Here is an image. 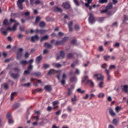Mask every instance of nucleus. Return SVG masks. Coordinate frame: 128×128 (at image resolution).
Wrapping results in <instances>:
<instances>
[{
  "label": "nucleus",
  "mask_w": 128,
  "mask_h": 128,
  "mask_svg": "<svg viewBox=\"0 0 128 128\" xmlns=\"http://www.w3.org/2000/svg\"><path fill=\"white\" fill-rule=\"evenodd\" d=\"M18 24H20L16 22L14 24L12 28L8 27L6 29V30H4V28H2L0 30V32L4 36H6V34H8V32H15V30H16V28H18Z\"/></svg>",
  "instance_id": "obj_1"
},
{
  "label": "nucleus",
  "mask_w": 128,
  "mask_h": 128,
  "mask_svg": "<svg viewBox=\"0 0 128 128\" xmlns=\"http://www.w3.org/2000/svg\"><path fill=\"white\" fill-rule=\"evenodd\" d=\"M6 118L8 120V122L10 124H14V122L12 120V114L10 113L7 114Z\"/></svg>",
  "instance_id": "obj_2"
},
{
  "label": "nucleus",
  "mask_w": 128,
  "mask_h": 128,
  "mask_svg": "<svg viewBox=\"0 0 128 128\" xmlns=\"http://www.w3.org/2000/svg\"><path fill=\"white\" fill-rule=\"evenodd\" d=\"M94 78H96L98 80H102L104 77L102 76L101 74H95L93 76Z\"/></svg>",
  "instance_id": "obj_3"
},
{
  "label": "nucleus",
  "mask_w": 128,
  "mask_h": 128,
  "mask_svg": "<svg viewBox=\"0 0 128 128\" xmlns=\"http://www.w3.org/2000/svg\"><path fill=\"white\" fill-rule=\"evenodd\" d=\"M22 2H24V0H18L17 5L20 10H22Z\"/></svg>",
  "instance_id": "obj_4"
},
{
  "label": "nucleus",
  "mask_w": 128,
  "mask_h": 128,
  "mask_svg": "<svg viewBox=\"0 0 128 128\" xmlns=\"http://www.w3.org/2000/svg\"><path fill=\"white\" fill-rule=\"evenodd\" d=\"M24 49L22 48H19L18 52H17V58L18 60H20V58H22V52Z\"/></svg>",
  "instance_id": "obj_5"
},
{
  "label": "nucleus",
  "mask_w": 128,
  "mask_h": 128,
  "mask_svg": "<svg viewBox=\"0 0 128 128\" xmlns=\"http://www.w3.org/2000/svg\"><path fill=\"white\" fill-rule=\"evenodd\" d=\"M38 40H40V37L38 35L32 36L31 38V40L32 42H36Z\"/></svg>",
  "instance_id": "obj_6"
},
{
  "label": "nucleus",
  "mask_w": 128,
  "mask_h": 128,
  "mask_svg": "<svg viewBox=\"0 0 128 128\" xmlns=\"http://www.w3.org/2000/svg\"><path fill=\"white\" fill-rule=\"evenodd\" d=\"M89 15L90 16L89 18V22L90 24H92L94 22V15L92 14H90Z\"/></svg>",
  "instance_id": "obj_7"
},
{
  "label": "nucleus",
  "mask_w": 128,
  "mask_h": 128,
  "mask_svg": "<svg viewBox=\"0 0 128 128\" xmlns=\"http://www.w3.org/2000/svg\"><path fill=\"white\" fill-rule=\"evenodd\" d=\"M86 84H89L91 88H94V82L90 80H88Z\"/></svg>",
  "instance_id": "obj_8"
},
{
  "label": "nucleus",
  "mask_w": 128,
  "mask_h": 128,
  "mask_svg": "<svg viewBox=\"0 0 128 128\" xmlns=\"http://www.w3.org/2000/svg\"><path fill=\"white\" fill-rule=\"evenodd\" d=\"M64 58V52L62 51L60 52V55L57 56L56 60H60V58Z\"/></svg>",
  "instance_id": "obj_9"
},
{
  "label": "nucleus",
  "mask_w": 128,
  "mask_h": 128,
  "mask_svg": "<svg viewBox=\"0 0 128 128\" xmlns=\"http://www.w3.org/2000/svg\"><path fill=\"white\" fill-rule=\"evenodd\" d=\"M42 60V56L41 55L38 56L36 59V62L37 64H40V62Z\"/></svg>",
  "instance_id": "obj_10"
},
{
  "label": "nucleus",
  "mask_w": 128,
  "mask_h": 128,
  "mask_svg": "<svg viewBox=\"0 0 128 128\" xmlns=\"http://www.w3.org/2000/svg\"><path fill=\"white\" fill-rule=\"evenodd\" d=\"M56 72H60V71H56V70L51 69L48 72V76H50V74H56Z\"/></svg>",
  "instance_id": "obj_11"
},
{
  "label": "nucleus",
  "mask_w": 128,
  "mask_h": 128,
  "mask_svg": "<svg viewBox=\"0 0 128 128\" xmlns=\"http://www.w3.org/2000/svg\"><path fill=\"white\" fill-rule=\"evenodd\" d=\"M46 92H51L52 91V86L50 85L46 86L44 88Z\"/></svg>",
  "instance_id": "obj_12"
},
{
  "label": "nucleus",
  "mask_w": 128,
  "mask_h": 128,
  "mask_svg": "<svg viewBox=\"0 0 128 128\" xmlns=\"http://www.w3.org/2000/svg\"><path fill=\"white\" fill-rule=\"evenodd\" d=\"M63 7L66 10H68L70 8V5L68 2L63 3Z\"/></svg>",
  "instance_id": "obj_13"
},
{
  "label": "nucleus",
  "mask_w": 128,
  "mask_h": 128,
  "mask_svg": "<svg viewBox=\"0 0 128 128\" xmlns=\"http://www.w3.org/2000/svg\"><path fill=\"white\" fill-rule=\"evenodd\" d=\"M105 72L107 74V76H108V78H107V80H110V78H111V76H110V70H105Z\"/></svg>",
  "instance_id": "obj_14"
},
{
  "label": "nucleus",
  "mask_w": 128,
  "mask_h": 128,
  "mask_svg": "<svg viewBox=\"0 0 128 128\" xmlns=\"http://www.w3.org/2000/svg\"><path fill=\"white\" fill-rule=\"evenodd\" d=\"M48 38H50V36L46 35L42 37V38L40 39V42H44V40H48Z\"/></svg>",
  "instance_id": "obj_15"
},
{
  "label": "nucleus",
  "mask_w": 128,
  "mask_h": 128,
  "mask_svg": "<svg viewBox=\"0 0 128 128\" xmlns=\"http://www.w3.org/2000/svg\"><path fill=\"white\" fill-rule=\"evenodd\" d=\"M109 113L112 116H116V112L112 108H109Z\"/></svg>",
  "instance_id": "obj_16"
},
{
  "label": "nucleus",
  "mask_w": 128,
  "mask_h": 128,
  "mask_svg": "<svg viewBox=\"0 0 128 128\" xmlns=\"http://www.w3.org/2000/svg\"><path fill=\"white\" fill-rule=\"evenodd\" d=\"M122 90L125 92H128V85L123 86V88H122Z\"/></svg>",
  "instance_id": "obj_17"
},
{
  "label": "nucleus",
  "mask_w": 128,
  "mask_h": 128,
  "mask_svg": "<svg viewBox=\"0 0 128 128\" xmlns=\"http://www.w3.org/2000/svg\"><path fill=\"white\" fill-rule=\"evenodd\" d=\"M60 44H64V41L61 40H57L55 43V46H58Z\"/></svg>",
  "instance_id": "obj_18"
},
{
  "label": "nucleus",
  "mask_w": 128,
  "mask_h": 128,
  "mask_svg": "<svg viewBox=\"0 0 128 128\" xmlns=\"http://www.w3.org/2000/svg\"><path fill=\"white\" fill-rule=\"evenodd\" d=\"M112 3L109 4L108 6L106 8V10L108 12L110 10H112Z\"/></svg>",
  "instance_id": "obj_19"
},
{
  "label": "nucleus",
  "mask_w": 128,
  "mask_h": 128,
  "mask_svg": "<svg viewBox=\"0 0 128 128\" xmlns=\"http://www.w3.org/2000/svg\"><path fill=\"white\" fill-rule=\"evenodd\" d=\"M73 24L74 23L72 22H71L68 24V27H69V30L70 32H72V26Z\"/></svg>",
  "instance_id": "obj_20"
},
{
  "label": "nucleus",
  "mask_w": 128,
  "mask_h": 128,
  "mask_svg": "<svg viewBox=\"0 0 128 128\" xmlns=\"http://www.w3.org/2000/svg\"><path fill=\"white\" fill-rule=\"evenodd\" d=\"M44 90H42V88H37V89H36L34 90V92H35V94H36V92H43Z\"/></svg>",
  "instance_id": "obj_21"
},
{
  "label": "nucleus",
  "mask_w": 128,
  "mask_h": 128,
  "mask_svg": "<svg viewBox=\"0 0 128 128\" xmlns=\"http://www.w3.org/2000/svg\"><path fill=\"white\" fill-rule=\"evenodd\" d=\"M11 76L12 78H20V74H12Z\"/></svg>",
  "instance_id": "obj_22"
},
{
  "label": "nucleus",
  "mask_w": 128,
  "mask_h": 128,
  "mask_svg": "<svg viewBox=\"0 0 128 128\" xmlns=\"http://www.w3.org/2000/svg\"><path fill=\"white\" fill-rule=\"evenodd\" d=\"M54 12H62V10L58 7H54Z\"/></svg>",
  "instance_id": "obj_23"
},
{
  "label": "nucleus",
  "mask_w": 128,
  "mask_h": 128,
  "mask_svg": "<svg viewBox=\"0 0 128 128\" xmlns=\"http://www.w3.org/2000/svg\"><path fill=\"white\" fill-rule=\"evenodd\" d=\"M115 110L116 112L118 113L120 112V110H122V108L118 106H116L115 108Z\"/></svg>",
  "instance_id": "obj_24"
},
{
  "label": "nucleus",
  "mask_w": 128,
  "mask_h": 128,
  "mask_svg": "<svg viewBox=\"0 0 128 128\" xmlns=\"http://www.w3.org/2000/svg\"><path fill=\"white\" fill-rule=\"evenodd\" d=\"M87 0V3H86L84 4L85 6H88L92 2V0Z\"/></svg>",
  "instance_id": "obj_25"
},
{
  "label": "nucleus",
  "mask_w": 128,
  "mask_h": 128,
  "mask_svg": "<svg viewBox=\"0 0 128 128\" xmlns=\"http://www.w3.org/2000/svg\"><path fill=\"white\" fill-rule=\"evenodd\" d=\"M44 46H45V48H52V44L48 42H46L44 44Z\"/></svg>",
  "instance_id": "obj_26"
},
{
  "label": "nucleus",
  "mask_w": 128,
  "mask_h": 128,
  "mask_svg": "<svg viewBox=\"0 0 128 128\" xmlns=\"http://www.w3.org/2000/svg\"><path fill=\"white\" fill-rule=\"evenodd\" d=\"M53 66H55V68H62V64L58 63H54Z\"/></svg>",
  "instance_id": "obj_27"
},
{
  "label": "nucleus",
  "mask_w": 128,
  "mask_h": 128,
  "mask_svg": "<svg viewBox=\"0 0 128 128\" xmlns=\"http://www.w3.org/2000/svg\"><path fill=\"white\" fill-rule=\"evenodd\" d=\"M20 64H22V66H26V64H28V62L26 60H22L20 62Z\"/></svg>",
  "instance_id": "obj_28"
},
{
  "label": "nucleus",
  "mask_w": 128,
  "mask_h": 128,
  "mask_svg": "<svg viewBox=\"0 0 128 128\" xmlns=\"http://www.w3.org/2000/svg\"><path fill=\"white\" fill-rule=\"evenodd\" d=\"M99 4H108V0H99Z\"/></svg>",
  "instance_id": "obj_29"
},
{
  "label": "nucleus",
  "mask_w": 128,
  "mask_h": 128,
  "mask_svg": "<svg viewBox=\"0 0 128 128\" xmlns=\"http://www.w3.org/2000/svg\"><path fill=\"white\" fill-rule=\"evenodd\" d=\"M20 104H14L13 105V108L14 110H16L18 108H20Z\"/></svg>",
  "instance_id": "obj_30"
},
{
  "label": "nucleus",
  "mask_w": 128,
  "mask_h": 128,
  "mask_svg": "<svg viewBox=\"0 0 128 128\" xmlns=\"http://www.w3.org/2000/svg\"><path fill=\"white\" fill-rule=\"evenodd\" d=\"M40 28H44V26H46V23L42 21L40 22Z\"/></svg>",
  "instance_id": "obj_31"
},
{
  "label": "nucleus",
  "mask_w": 128,
  "mask_h": 128,
  "mask_svg": "<svg viewBox=\"0 0 128 128\" xmlns=\"http://www.w3.org/2000/svg\"><path fill=\"white\" fill-rule=\"evenodd\" d=\"M98 86L100 88H104V82H100Z\"/></svg>",
  "instance_id": "obj_32"
},
{
  "label": "nucleus",
  "mask_w": 128,
  "mask_h": 128,
  "mask_svg": "<svg viewBox=\"0 0 128 128\" xmlns=\"http://www.w3.org/2000/svg\"><path fill=\"white\" fill-rule=\"evenodd\" d=\"M72 104H74L76 102V96H74V98H72Z\"/></svg>",
  "instance_id": "obj_33"
},
{
  "label": "nucleus",
  "mask_w": 128,
  "mask_h": 128,
  "mask_svg": "<svg viewBox=\"0 0 128 128\" xmlns=\"http://www.w3.org/2000/svg\"><path fill=\"white\" fill-rule=\"evenodd\" d=\"M70 82H76V76L72 77L70 78Z\"/></svg>",
  "instance_id": "obj_34"
},
{
  "label": "nucleus",
  "mask_w": 128,
  "mask_h": 128,
  "mask_svg": "<svg viewBox=\"0 0 128 128\" xmlns=\"http://www.w3.org/2000/svg\"><path fill=\"white\" fill-rule=\"evenodd\" d=\"M104 93H100L98 94V98H104Z\"/></svg>",
  "instance_id": "obj_35"
},
{
  "label": "nucleus",
  "mask_w": 128,
  "mask_h": 128,
  "mask_svg": "<svg viewBox=\"0 0 128 128\" xmlns=\"http://www.w3.org/2000/svg\"><path fill=\"white\" fill-rule=\"evenodd\" d=\"M104 60L106 61H108L110 60V56H104Z\"/></svg>",
  "instance_id": "obj_36"
},
{
  "label": "nucleus",
  "mask_w": 128,
  "mask_h": 128,
  "mask_svg": "<svg viewBox=\"0 0 128 128\" xmlns=\"http://www.w3.org/2000/svg\"><path fill=\"white\" fill-rule=\"evenodd\" d=\"M102 68H104L105 70H106L108 68V65L106 64H103L102 65Z\"/></svg>",
  "instance_id": "obj_37"
},
{
  "label": "nucleus",
  "mask_w": 128,
  "mask_h": 128,
  "mask_svg": "<svg viewBox=\"0 0 128 128\" xmlns=\"http://www.w3.org/2000/svg\"><path fill=\"white\" fill-rule=\"evenodd\" d=\"M77 92H80L81 94H84V92H86V90H82V89L80 88H78L77 90Z\"/></svg>",
  "instance_id": "obj_38"
},
{
  "label": "nucleus",
  "mask_w": 128,
  "mask_h": 128,
  "mask_svg": "<svg viewBox=\"0 0 128 128\" xmlns=\"http://www.w3.org/2000/svg\"><path fill=\"white\" fill-rule=\"evenodd\" d=\"M68 40V37H64L62 40V42H63V44H64Z\"/></svg>",
  "instance_id": "obj_39"
},
{
  "label": "nucleus",
  "mask_w": 128,
  "mask_h": 128,
  "mask_svg": "<svg viewBox=\"0 0 128 128\" xmlns=\"http://www.w3.org/2000/svg\"><path fill=\"white\" fill-rule=\"evenodd\" d=\"M118 120L116 119L113 120V124H118Z\"/></svg>",
  "instance_id": "obj_40"
},
{
  "label": "nucleus",
  "mask_w": 128,
  "mask_h": 128,
  "mask_svg": "<svg viewBox=\"0 0 128 128\" xmlns=\"http://www.w3.org/2000/svg\"><path fill=\"white\" fill-rule=\"evenodd\" d=\"M16 92L12 93V94H11V100H14V96H16Z\"/></svg>",
  "instance_id": "obj_41"
},
{
  "label": "nucleus",
  "mask_w": 128,
  "mask_h": 128,
  "mask_svg": "<svg viewBox=\"0 0 128 128\" xmlns=\"http://www.w3.org/2000/svg\"><path fill=\"white\" fill-rule=\"evenodd\" d=\"M34 76H40L41 74L39 72H36L34 73Z\"/></svg>",
  "instance_id": "obj_42"
},
{
  "label": "nucleus",
  "mask_w": 128,
  "mask_h": 128,
  "mask_svg": "<svg viewBox=\"0 0 128 128\" xmlns=\"http://www.w3.org/2000/svg\"><path fill=\"white\" fill-rule=\"evenodd\" d=\"M32 68H34V66L30 65L28 68V70H29L30 72V70H32Z\"/></svg>",
  "instance_id": "obj_43"
},
{
  "label": "nucleus",
  "mask_w": 128,
  "mask_h": 128,
  "mask_svg": "<svg viewBox=\"0 0 128 128\" xmlns=\"http://www.w3.org/2000/svg\"><path fill=\"white\" fill-rule=\"evenodd\" d=\"M74 2L75 4H76V6H80V4L78 3V0H74Z\"/></svg>",
  "instance_id": "obj_44"
},
{
  "label": "nucleus",
  "mask_w": 128,
  "mask_h": 128,
  "mask_svg": "<svg viewBox=\"0 0 128 128\" xmlns=\"http://www.w3.org/2000/svg\"><path fill=\"white\" fill-rule=\"evenodd\" d=\"M46 30H40V34H46Z\"/></svg>",
  "instance_id": "obj_45"
},
{
  "label": "nucleus",
  "mask_w": 128,
  "mask_h": 128,
  "mask_svg": "<svg viewBox=\"0 0 128 128\" xmlns=\"http://www.w3.org/2000/svg\"><path fill=\"white\" fill-rule=\"evenodd\" d=\"M74 74H80V70H78V69L76 68Z\"/></svg>",
  "instance_id": "obj_46"
},
{
  "label": "nucleus",
  "mask_w": 128,
  "mask_h": 128,
  "mask_svg": "<svg viewBox=\"0 0 128 128\" xmlns=\"http://www.w3.org/2000/svg\"><path fill=\"white\" fill-rule=\"evenodd\" d=\"M23 86H30V83H26L22 84Z\"/></svg>",
  "instance_id": "obj_47"
},
{
  "label": "nucleus",
  "mask_w": 128,
  "mask_h": 128,
  "mask_svg": "<svg viewBox=\"0 0 128 128\" xmlns=\"http://www.w3.org/2000/svg\"><path fill=\"white\" fill-rule=\"evenodd\" d=\"M40 16H37L36 18V22H40Z\"/></svg>",
  "instance_id": "obj_48"
},
{
  "label": "nucleus",
  "mask_w": 128,
  "mask_h": 128,
  "mask_svg": "<svg viewBox=\"0 0 128 128\" xmlns=\"http://www.w3.org/2000/svg\"><path fill=\"white\" fill-rule=\"evenodd\" d=\"M30 74V71L29 70H26L24 72V74Z\"/></svg>",
  "instance_id": "obj_49"
},
{
  "label": "nucleus",
  "mask_w": 128,
  "mask_h": 128,
  "mask_svg": "<svg viewBox=\"0 0 128 128\" xmlns=\"http://www.w3.org/2000/svg\"><path fill=\"white\" fill-rule=\"evenodd\" d=\"M88 78V76H84V80H82V82H84Z\"/></svg>",
  "instance_id": "obj_50"
},
{
  "label": "nucleus",
  "mask_w": 128,
  "mask_h": 128,
  "mask_svg": "<svg viewBox=\"0 0 128 128\" xmlns=\"http://www.w3.org/2000/svg\"><path fill=\"white\" fill-rule=\"evenodd\" d=\"M116 68V66L114 65H111L109 67V70H114V68Z\"/></svg>",
  "instance_id": "obj_51"
},
{
  "label": "nucleus",
  "mask_w": 128,
  "mask_h": 128,
  "mask_svg": "<svg viewBox=\"0 0 128 128\" xmlns=\"http://www.w3.org/2000/svg\"><path fill=\"white\" fill-rule=\"evenodd\" d=\"M61 113H62V110H58V111H57V112H56V116H60V114Z\"/></svg>",
  "instance_id": "obj_52"
},
{
  "label": "nucleus",
  "mask_w": 128,
  "mask_h": 128,
  "mask_svg": "<svg viewBox=\"0 0 128 128\" xmlns=\"http://www.w3.org/2000/svg\"><path fill=\"white\" fill-rule=\"evenodd\" d=\"M53 106H58V102L54 101L52 102Z\"/></svg>",
  "instance_id": "obj_53"
},
{
  "label": "nucleus",
  "mask_w": 128,
  "mask_h": 128,
  "mask_svg": "<svg viewBox=\"0 0 128 128\" xmlns=\"http://www.w3.org/2000/svg\"><path fill=\"white\" fill-rule=\"evenodd\" d=\"M74 56V55L72 54H69L68 55V58H72Z\"/></svg>",
  "instance_id": "obj_54"
},
{
  "label": "nucleus",
  "mask_w": 128,
  "mask_h": 128,
  "mask_svg": "<svg viewBox=\"0 0 128 128\" xmlns=\"http://www.w3.org/2000/svg\"><path fill=\"white\" fill-rule=\"evenodd\" d=\"M74 28L75 30H80V26L78 24H76L74 26Z\"/></svg>",
  "instance_id": "obj_55"
},
{
  "label": "nucleus",
  "mask_w": 128,
  "mask_h": 128,
  "mask_svg": "<svg viewBox=\"0 0 128 128\" xmlns=\"http://www.w3.org/2000/svg\"><path fill=\"white\" fill-rule=\"evenodd\" d=\"M61 84L62 86H64V84H66V80L64 79H62L61 81H60Z\"/></svg>",
  "instance_id": "obj_56"
},
{
  "label": "nucleus",
  "mask_w": 128,
  "mask_h": 128,
  "mask_svg": "<svg viewBox=\"0 0 128 128\" xmlns=\"http://www.w3.org/2000/svg\"><path fill=\"white\" fill-rule=\"evenodd\" d=\"M62 118H68V114H63L62 116Z\"/></svg>",
  "instance_id": "obj_57"
},
{
  "label": "nucleus",
  "mask_w": 128,
  "mask_h": 128,
  "mask_svg": "<svg viewBox=\"0 0 128 128\" xmlns=\"http://www.w3.org/2000/svg\"><path fill=\"white\" fill-rule=\"evenodd\" d=\"M4 24H6L7 26H8V20L6 19L4 20Z\"/></svg>",
  "instance_id": "obj_58"
},
{
  "label": "nucleus",
  "mask_w": 128,
  "mask_h": 128,
  "mask_svg": "<svg viewBox=\"0 0 128 128\" xmlns=\"http://www.w3.org/2000/svg\"><path fill=\"white\" fill-rule=\"evenodd\" d=\"M108 10H106V8L104 10H102V11H101V14H106V12H108Z\"/></svg>",
  "instance_id": "obj_59"
},
{
  "label": "nucleus",
  "mask_w": 128,
  "mask_h": 128,
  "mask_svg": "<svg viewBox=\"0 0 128 128\" xmlns=\"http://www.w3.org/2000/svg\"><path fill=\"white\" fill-rule=\"evenodd\" d=\"M88 94H86V95L83 97L84 100H88Z\"/></svg>",
  "instance_id": "obj_60"
},
{
  "label": "nucleus",
  "mask_w": 128,
  "mask_h": 128,
  "mask_svg": "<svg viewBox=\"0 0 128 128\" xmlns=\"http://www.w3.org/2000/svg\"><path fill=\"white\" fill-rule=\"evenodd\" d=\"M30 56V54L28 52H26L25 54V58H28Z\"/></svg>",
  "instance_id": "obj_61"
},
{
  "label": "nucleus",
  "mask_w": 128,
  "mask_h": 128,
  "mask_svg": "<svg viewBox=\"0 0 128 128\" xmlns=\"http://www.w3.org/2000/svg\"><path fill=\"white\" fill-rule=\"evenodd\" d=\"M44 68H50V65H48V64H44Z\"/></svg>",
  "instance_id": "obj_62"
},
{
  "label": "nucleus",
  "mask_w": 128,
  "mask_h": 128,
  "mask_svg": "<svg viewBox=\"0 0 128 128\" xmlns=\"http://www.w3.org/2000/svg\"><path fill=\"white\" fill-rule=\"evenodd\" d=\"M24 14V16H30V12H25V13Z\"/></svg>",
  "instance_id": "obj_63"
},
{
  "label": "nucleus",
  "mask_w": 128,
  "mask_h": 128,
  "mask_svg": "<svg viewBox=\"0 0 128 128\" xmlns=\"http://www.w3.org/2000/svg\"><path fill=\"white\" fill-rule=\"evenodd\" d=\"M114 46H115V48H118V46H120V43L116 42L114 44Z\"/></svg>",
  "instance_id": "obj_64"
}]
</instances>
